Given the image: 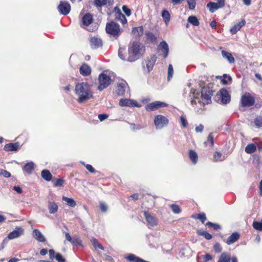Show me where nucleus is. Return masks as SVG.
Masks as SVG:
<instances>
[{
    "mask_svg": "<svg viewBox=\"0 0 262 262\" xmlns=\"http://www.w3.org/2000/svg\"><path fill=\"white\" fill-rule=\"evenodd\" d=\"M145 51V47L140 42L134 41L130 42L128 47V53H126L125 48L120 47L118 56L122 60L134 62L143 56Z\"/></svg>",
    "mask_w": 262,
    "mask_h": 262,
    "instance_id": "f257e3e1",
    "label": "nucleus"
},
{
    "mask_svg": "<svg viewBox=\"0 0 262 262\" xmlns=\"http://www.w3.org/2000/svg\"><path fill=\"white\" fill-rule=\"evenodd\" d=\"M75 93L77 97V101L79 103L85 102L93 97L91 85L85 82L75 85Z\"/></svg>",
    "mask_w": 262,
    "mask_h": 262,
    "instance_id": "f03ea898",
    "label": "nucleus"
},
{
    "mask_svg": "<svg viewBox=\"0 0 262 262\" xmlns=\"http://www.w3.org/2000/svg\"><path fill=\"white\" fill-rule=\"evenodd\" d=\"M213 95V91L209 87L204 86L202 88L201 90V99L199 98V94L198 93H195L194 90H191L190 94V96L193 98V99L191 101L192 105L196 104V100L200 104H202L203 105L208 104L211 102V97Z\"/></svg>",
    "mask_w": 262,
    "mask_h": 262,
    "instance_id": "7ed1b4c3",
    "label": "nucleus"
},
{
    "mask_svg": "<svg viewBox=\"0 0 262 262\" xmlns=\"http://www.w3.org/2000/svg\"><path fill=\"white\" fill-rule=\"evenodd\" d=\"M105 30L107 33L111 34L116 38H117L120 35V26L114 22L112 21L107 24Z\"/></svg>",
    "mask_w": 262,
    "mask_h": 262,
    "instance_id": "20e7f679",
    "label": "nucleus"
},
{
    "mask_svg": "<svg viewBox=\"0 0 262 262\" xmlns=\"http://www.w3.org/2000/svg\"><path fill=\"white\" fill-rule=\"evenodd\" d=\"M98 80L99 85L98 86V90L100 91L108 87L111 82L110 77L104 73H101L99 75Z\"/></svg>",
    "mask_w": 262,
    "mask_h": 262,
    "instance_id": "39448f33",
    "label": "nucleus"
},
{
    "mask_svg": "<svg viewBox=\"0 0 262 262\" xmlns=\"http://www.w3.org/2000/svg\"><path fill=\"white\" fill-rule=\"evenodd\" d=\"M254 102V98L249 93H246L242 96L241 103L243 106H251Z\"/></svg>",
    "mask_w": 262,
    "mask_h": 262,
    "instance_id": "423d86ee",
    "label": "nucleus"
},
{
    "mask_svg": "<svg viewBox=\"0 0 262 262\" xmlns=\"http://www.w3.org/2000/svg\"><path fill=\"white\" fill-rule=\"evenodd\" d=\"M218 96L221 104H226L230 102L231 96L228 91L225 89H221L219 92Z\"/></svg>",
    "mask_w": 262,
    "mask_h": 262,
    "instance_id": "0eeeda50",
    "label": "nucleus"
},
{
    "mask_svg": "<svg viewBox=\"0 0 262 262\" xmlns=\"http://www.w3.org/2000/svg\"><path fill=\"white\" fill-rule=\"evenodd\" d=\"M57 9L60 14L66 15L68 14L71 11V6L68 2L61 1L58 6Z\"/></svg>",
    "mask_w": 262,
    "mask_h": 262,
    "instance_id": "6e6552de",
    "label": "nucleus"
},
{
    "mask_svg": "<svg viewBox=\"0 0 262 262\" xmlns=\"http://www.w3.org/2000/svg\"><path fill=\"white\" fill-rule=\"evenodd\" d=\"M155 125L158 129H161L168 123L167 118L162 115H157L155 117L154 120Z\"/></svg>",
    "mask_w": 262,
    "mask_h": 262,
    "instance_id": "1a4fd4ad",
    "label": "nucleus"
},
{
    "mask_svg": "<svg viewBox=\"0 0 262 262\" xmlns=\"http://www.w3.org/2000/svg\"><path fill=\"white\" fill-rule=\"evenodd\" d=\"M127 83L124 81H121L117 84L116 93L119 96L124 95L126 92L128 91Z\"/></svg>",
    "mask_w": 262,
    "mask_h": 262,
    "instance_id": "9d476101",
    "label": "nucleus"
},
{
    "mask_svg": "<svg viewBox=\"0 0 262 262\" xmlns=\"http://www.w3.org/2000/svg\"><path fill=\"white\" fill-rule=\"evenodd\" d=\"M144 215L147 222V225L149 227H152L157 225V220L156 217L150 214L149 212L148 211H144Z\"/></svg>",
    "mask_w": 262,
    "mask_h": 262,
    "instance_id": "9b49d317",
    "label": "nucleus"
},
{
    "mask_svg": "<svg viewBox=\"0 0 262 262\" xmlns=\"http://www.w3.org/2000/svg\"><path fill=\"white\" fill-rule=\"evenodd\" d=\"M119 105L121 106H140V105L138 104V102L136 101L129 99H121L119 101Z\"/></svg>",
    "mask_w": 262,
    "mask_h": 262,
    "instance_id": "f8f14e48",
    "label": "nucleus"
},
{
    "mask_svg": "<svg viewBox=\"0 0 262 262\" xmlns=\"http://www.w3.org/2000/svg\"><path fill=\"white\" fill-rule=\"evenodd\" d=\"M167 105L165 102L157 101L148 104L146 108L148 111H152L159 107H166Z\"/></svg>",
    "mask_w": 262,
    "mask_h": 262,
    "instance_id": "ddd939ff",
    "label": "nucleus"
},
{
    "mask_svg": "<svg viewBox=\"0 0 262 262\" xmlns=\"http://www.w3.org/2000/svg\"><path fill=\"white\" fill-rule=\"evenodd\" d=\"M24 233V229L20 227H16L7 236L8 239H13L19 237Z\"/></svg>",
    "mask_w": 262,
    "mask_h": 262,
    "instance_id": "4468645a",
    "label": "nucleus"
},
{
    "mask_svg": "<svg viewBox=\"0 0 262 262\" xmlns=\"http://www.w3.org/2000/svg\"><path fill=\"white\" fill-rule=\"evenodd\" d=\"M158 50L161 53L163 54L164 58L167 57L169 52V48L166 41H162L160 42L158 46Z\"/></svg>",
    "mask_w": 262,
    "mask_h": 262,
    "instance_id": "2eb2a0df",
    "label": "nucleus"
},
{
    "mask_svg": "<svg viewBox=\"0 0 262 262\" xmlns=\"http://www.w3.org/2000/svg\"><path fill=\"white\" fill-rule=\"evenodd\" d=\"M93 18L92 14L90 13L85 14L82 18V27L85 28V27H88L93 23Z\"/></svg>",
    "mask_w": 262,
    "mask_h": 262,
    "instance_id": "dca6fc26",
    "label": "nucleus"
},
{
    "mask_svg": "<svg viewBox=\"0 0 262 262\" xmlns=\"http://www.w3.org/2000/svg\"><path fill=\"white\" fill-rule=\"evenodd\" d=\"M33 237L39 242H45L46 239L41 232L37 229H35L32 233Z\"/></svg>",
    "mask_w": 262,
    "mask_h": 262,
    "instance_id": "f3484780",
    "label": "nucleus"
},
{
    "mask_svg": "<svg viewBox=\"0 0 262 262\" xmlns=\"http://www.w3.org/2000/svg\"><path fill=\"white\" fill-rule=\"evenodd\" d=\"M157 60V56L156 55H151L150 58H148L146 61V67L148 72L150 71L155 63Z\"/></svg>",
    "mask_w": 262,
    "mask_h": 262,
    "instance_id": "a211bd4d",
    "label": "nucleus"
},
{
    "mask_svg": "<svg viewBox=\"0 0 262 262\" xmlns=\"http://www.w3.org/2000/svg\"><path fill=\"white\" fill-rule=\"evenodd\" d=\"M246 24V21L245 19H242L239 23L235 24L231 29H230V32L232 34H235L237 33L238 31H239L242 27L245 26Z\"/></svg>",
    "mask_w": 262,
    "mask_h": 262,
    "instance_id": "6ab92c4d",
    "label": "nucleus"
},
{
    "mask_svg": "<svg viewBox=\"0 0 262 262\" xmlns=\"http://www.w3.org/2000/svg\"><path fill=\"white\" fill-rule=\"evenodd\" d=\"M34 168L35 164L32 161H31L26 164L22 169L24 172H26L28 174H31Z\"/></svg>",
    "mask_w": 262,
    "mask_h": 262,
    "instance_id": "aec40b11",
    "label": "nucleus"
},
{
    "mask_svg": "<svg viewBox=\"0 0 262 262\" xmlns=\"http://www.w3.org/2000/svg\"><path fill=\"white\" fill-rule=\"evenodd\" d=\"M231 255L230 253L224 252L219 256L217 262H230Z\"/></svg>",
    "mask_w": 262,
    "mask_h": 262,
    "instance_id": "412c9836",
    "label": "nucleus"
},
{
    "mask_svg": "<svg viewBox=\"0 0 262 262\" xmlns=\"http://www.w3.org/2000/svg\"><path fill=\"white\" fill-rule=\"evenodd\" d=\"M19 148V144L18 143H8L6 144L4 147V149L6 151H15L18 150Z\"/></svg>",
    "mask_w": 262,
    "mask_h": 262,
    "instance_id": "4be33fe9",
    "label": "nucleus"
},
{
    "mask_svg": "<svg viewBox=\"0 0 262 262\" xmlns=\"http://www.w3.org/2000/svg\"><path fill=\"white\" fill-rule=\"evenodd\" d=\"M240 235L237 232H233L227 239L226 243L230 245L236 242L239 238Z\"/></svg>",
    "mask_w": 262,
    "mask_h": 262,
    "instance_id": "5701e85b",
    "label": "nucleus"
},
{
    "mask_svg": "<svg viewBox=\"0 0 262 262\" xmlns=\"http://www.w3.org/2000/svg\"><path fill=\"white\" fill-rule=\"evenodd\" d=\"M221 54L223 58L226 59L229 62V63H234L235 59L231 53L225 50H222L221 51Z\"/></svg>",
    "mask_w": 262,
    "mask_h": 262,
    "instance_id": "b1692460",
    "label": "nucleus"
},
{
    "mask_svg": "<svg viewBox=\"0 0 262 262\" xmlns=\"http://www.w3.org/2000/svg\"><path fill=\"white\" fill-rule=\"evenodd\" d=\"M80 73L83 76H88L91 73V69L86 64H83L79 69Z\"/></svg>",
    "mask_w": 262,
    "mask_h": 262,
    "instance_id": "393cba45",
    "label": "nucleus"
},
{
    "mask_svg": "<svg viewBox=\"0 0 262 262\" xmlns=\"http://www.w3.org/2000/svg\"><path fill=\"white\" fill-rule=\"evenodd\" d=\"M115 19L120 21L122 24H125L127 23V19L125 16L122 13L119 9H118L115 13Z\"/></svg>",
    "mask_w": 262,
    "mask_h": 262,
    "instance_id": "a878e982",
    "label": "nucleus"
},
{
    "mask_svg": "<svg viewBox=\"0 0 262 262\" xmlns=\"http://www.w3.org/2000/svg\"><path fill=\"white\" fill-rule=\"evenodd\" d=\"M90 44L93 48H98L102 46V40L97 37H92L90 40Z\"/></svg>",
    "mask_w": 262,
    "mask_h": 262,
    "instance_id": "bb28decb",
    "label": "nucleus"
},
{
    "mask_svg": "<svg viewBox=\"0 0 262 262\" xmlns=\"http://www.w3.org/2000/svg\"><path fill=\"white\" fill-rule=\"evenodd\" d=\"M48 209L50 213L51 214H54L56 213L58 209V205L53 202H50L49 201L48 202Z\"/></svg>",
    "mask_w": 262,
    "mask_h": 262,
    "instance_id": "cd10ccee",
    "label": "nucleus"
},
{
    "mask_svg": "<svg viewBox=\"0 0 262 262\" xmlns=\"http://www.w3.org/2000/svg\"><path fill=\"white\" fill-rule=\"evenodd\" d=\"M125 258L130 262H144V260L140 257L136 256L133 254H128Z\"/></svg>",
    "mask_w": 262,
    "mask_h": 262,
    "instance_id": "c85d7f7f",
    "label": "nucleus"
},
{
    "mask_svg": "<svg viewBox=\"0 0 262 262\" xmlns=\"http://www.w3.org/2000/svg\"><path fill=\"white\" fill-rule=\"evenodd\" d=\"M41 177L47 181H50L52 178V175L49 170L43 169L41 172Z\"/></svg>",
    "mask_w": 262,
    "mask_h": 262,
    "instance_id": "c756f323",
    "label": "nucleus"
},
{
    "mask_svg": "<svg viewBox=\"0 0 262 262\" xmlns=\"http://www.w3.org/2000/svg\"><path fill=\"white\" fill-rule=\"evenodd\" d=\"M188 155L190 160L192 161L193 164H195L198 160V156L196 152L193 150H190L189 151Z\"/></svg>",
    "mask_w": 262,
    "mask_h": 262,
    "instance_id": "7c9ffc66",
    "label": "nucleus"
},
{
    "mask_svg": "<svg viewBox=\"0 0 262 262\" xmlns=\"http://www.w3.org/2000/svg\"><path fill=\"white\" fill-rule=\"evenodd\" d=\"M213 160L214 162H219L224 161L226 158L221 152L215 151L213 154Z\"/></svg>",
    "mask_w": 262,
    "mask_h": 262,
    "instance_id": "2f4dec72",
    "label": "nucleus"
},
{
    "mask_svg": "<svg viewBox=\"0 0 262 262\" xmlns=\"http://www.w3.org/2000/svg\"><path fill=\"white\" fill-rule=\"evenodd\" d=\"M132 33L136 36L140 37L143 34V28L142 27H135L133 29Z\"/></svg>",
    "mask_w": 262,
    "mask_h": 262,
    "instance_id": "473e14b6",
    "label": "nucleus"
},
{
    "mask_svg": "<svg viewBox=\"0 0 262 262\" xmlns=\"http://www.w3.org/2000/svg\"><path fill=\"white\" fill-rule=\"evenodd\" d=\"M62 200L65 201L69 206L73 207L76 205V202L72 198H69L65 196L62 197Z\"/></svg>",
    "mask_w": 262,
    "mask_h": 262,
    "instance_id": "72a5a7b5",
    "label": "nucleus"
},
{
    "mask_svg": "<svg viewBox=\"0 0 262 262\" xmlns=\"http://www.w3.org/2000/svg\"><path fill=\"white\" fill-rule=\"evenodd\" d=\"M207 7L209 9V11L212 13L215 11L219 8H220L217 3L214 2H209L207 5Z\"/></svg>",
    "mask_w": 262,
    "mask_h": 262,
    "instance_id": "f704fd0d",
    "label": "nucleus"
},
{
    "mask_svg": "<svg viewBox=\"0 0 262 262\" xmlns=\"http://www.w3.org/2000/svg\"><path fill=\"white\" fill-rule=\"evenodd\" d=\"M91 242L92 243L94 247L96 249L99 248L102 250H104V248L103 247V246L98 242V240L96 238L94 237L92 238V239L91 240Z\"/></svg>",
    "mask_w": 262,
    "mask_h": 262,
    "instance_id": "c9c22d12",
    "label": "nucleus"
},
{
    "mask_svg": "<svg viewBox=\"0 0 262 262\" xmlns=\"http://www.w3.org/2000/svg\"><path fill=\"white\" fill-rule=\"evenodd\" d=\"M205 146L212 147L214 144L213 137L212 133H210L207 138V141L204 142Z\"/></svg>",
    "mask_w": 262,
    "mask_h": 262,
    "instance_id": "e433bc0d",
    "label": "nucleus"
},
{
    "mask_svg": "<svg viewBox=\"0 0 262 262\" xmlns=\"http://www.w3.org/2000/svg\"><path fill=\"white\" fill-rule=\"evenodd\" d=\"M198 234L199 235H201V236H204L206 239H208V240L211 239L212 237V236L211 234H210V233H209L207 231H204V230H202V229L199 230L198 231Z\"/></svg>",
    "mask_w": 262,
    "mask_h": 262,
    "instance_id": "4c0bfd02",
    "label": "nucleus"
},
{
    "mask_svg": "<svg viewBox=\"0 0 262 262\" xmlns=\"http://www.w3.org/2000/svg\"><path fill=\"white\" fill-rule=\"evenodd\" d=\"M73 246H82V241L80 237L77 236H75L73 237L72 242L71 243Z\"/></svg>",
    "mask_w": 262,
    "mask_h": 262,
    "instance_id": "58836bf2",
    "label": "nucleus"
},
{
    "mask_svg": "<svg viewBox=\"0 0 262 262\" xmlns=\"http://www.w3.org/2000/svg\"><path fill=\"white\" fill-rule=\"evenodd\" d=\"M188 21L195 26H198L200 24L199 21L196 16H190L188 18Z\"/></svg>",
    "mask_w": 262,
    "mask_h": 262,
    "instance_id": "ea45409f",
    "label": "nucleus"
},
{
    "mask_svg": "<svg viewBox=\"0 0 262 262\" xmlns=\"http://www.w3.org/2000/svg\"><path fill=\"white\" fill-rule=\"evenodd\" d=\"M256 150V146L254 144H248L246 147H245V151L247 154H252Z\"/></svg>",
    "mask_w": 262,
    "mask_h": 262,
    "instance_id": "a19ab883",
    "label": "nucleus"
},
{
    "mask_svg": "<svg viewBox=\"0 0 262 262\" xmlns=\"http://www.w3.org/2000/svg\"><path fill=\"white\" fill-rule=\"evenodd\" d=\"M162 16L164 21L167 24L170 20V15L169 12L166 10H163L162 12Z\"/></svg>",
    "mask_w": 262,
    "mask_h": 262,
    "instance_id": "79ce46f5",
    "label": "nucleus"
},
{
    "mask_svg": "<svg viewBox=\"0 0 262 262\" xmlns=\"http://www.w3.org/2000/svg\"><path fill=\"white\" fill-rule=\"evenodd\" d=\"M254 229L258 231H262V219L260 222L254 221L252 224Z\"/></svg>",
    "mask_w": 262,
    "mask_h": 262,
    "instance_id": "37998d69",
    "label": "nucleus"
},
{
    "mask_svg": "<svg viewBox=\"0 0 262 262\" xmlns=\"http://www.w3.org/2000/svg\"><path fill=\"white\" fill-rule=\"evenodd\" d=\"M52 183L55 187H59L63 185L64 180L62 179H54L52 180Z\"/></svg>",
    "mask_w": 262,
    "mask_h": 262,
    "instance_id": "c03bdc74",
    "label": "nucleus"
},
{
    "mask_svg": "<svg viewBox=\"0 0 262 262\" xmlns=\"http://www.w3.org/2000/svg\"><path fill=\"white\" fill-rule=\"evenodd\" d=\"M180 123L181 126L183 128H186L188 125V121L185 116L182 115L180 118Z\"/></svg>",
    "mask_w": 262,
    "mask_h": 262,
    "instance_id": "a18cd8bd",
    "label": "nucleus"
},
{
    "mask_svg": "<svg viewBox=\"0 0 262 262\" xmlns=\"http://www.w3.org/2000/svg\"><path fill=\"white\" fill-rule=\"evenodd\" d=\"M205 225L207 226H208L209 227L213 228L214 230H215V231L219 230L221 229V227L220 226V225H219L217 224L213 223L210 222H208L206 223Z\"/></svg>",
    "mask_w": 262,
    "mask_h": 262,
    "instance_id": "49530a36",
    "label": "nucleus"
},
{
    "mask_svg": "<svg viewBox=\"0 0 262 262\" xmlns=\"http://www.w3.org/2000/svg\"><path fill=\"white\" fill-rule=\"evenodd\" d=\"M95 5L97 7L104 6L107 3V0H94Z\"/></svg>",
    "mask_w": 262,
    "mask_h": 262,
    "instance_id": "de8ad7c7",
    "label": "nucleus"
},
{
    "mask_svg": "<svg viewBox=\"0 0 262 262\" xmlns=\"http://www.w3.org/2000/svg\"><path fill=\"white\" fill-rule=\"evenodd\" d=\"M173 74V67L171 64H169L168 68V76L167 80L168 81L170 80L172 78Z\"/></svg>",
    "mask_w": 262,
    "mask_h": 262,
    "instance_id": "09e8293b",
    "label": "nucleus"
},
{
    "mask_svg": "<svg viewBox=\"0 0 262 262\" xmlns=\"http://www.w3.org/2000/svg\"><path fill=\"white\" fill-rule=\"evenodd\" d=\"M170 208L172 209L173 212L176 214L180 213L181 209L179 206L176 204H172L170 205Z\"/></svg>",
    "mask_w": 262,
    "mask_h": 262,
    "instance_id": "8fccbe9b",
    "label": "nucleus"
},
{
    "mask_svg": "<svg viewBox=\"0 0 262 262\" xmlns=\"http://www.w3.org/2000/svg\"><path fill=\"white\" fill-rule=\"evenodd\" d=\"M213 249L215 253H221L222 251V247L219 243H216L213 245Z\"/></svg>",
    "mask_w": 262,
    "mask_h": 262,
    "instance_id": "3c124183",
    "label": "nucleus"
},
{
    "mask_svg": "<svg viewBox=\"0 0 262 262\" xmlns=\"http://www.w3.org/2000/svg\"><path fill=\"white\" fill-rule=\"evenodd\" d=\"M0 175L7 178L11 177V176L10 172L4 169H0Z\"/></svg>",
    "mask_w": 262,
    "mask_h": 262,
    "instance_id": "603ef678",
    "label": "nucleus"
},
{
    "mask_svg": "<svg viewBox=\"0 0 262 262\" xmlns=\"http://www.w3.org/2000/svg\"><path fill=\"white\" fill-rule=\"evenodd\" d=\"M232 80L231 77L230 76H227V74H224L223 75V78L222 80L223 83L224 84H228L229 81H231Z\"/></svg>",
    "mask_w": 262,
    "mask_h": 262,
    "instance_id": "864d4df0",
    "label": "nucleus"
},
{
    "mask_svg": "<svg viewBox=\"0 0 262 262\" xmlns=\"http://www.w3.org/2000/svg\"><path fill=\"white\" fill-rule=\"evenodd\" d=\"M187 2L190 10H193L195 8L196 5L195 0H187Z\"/></svg>",
    "mask_w": 262,
    "mask_h": 262,
    "instance_id": "5fc2aeb1",
    "label": "nucleus"
},
{
    "mask_svg": "<svg viewBox=\"0 0 262 262\" xmlns=\"http://www.w3.org/2000/svg\"><path fill=\"white\" fill-rule=\"evenodd\" d=\"M255 124L258 127L262 126V117L260 116L257 117L255 119Z\"/></svg>",
    "mask_w": 262,
    "mask_h": 262,
    "instance_id": "6e6d98bb",
    "label": "nucleus"
},
{
    "mask_svg": "<svg viewBox=\"0 0 262 262\" xmlns=\"http://www.w3.org/2000/svg\"><path fill=\"white\" fill-rule=\"evenodd\" d=\"M55 258L58 262H65L66 259L63 257L62 255L59 253H57L55 255Z\"/></svg>",
    "mask_w": 262,
    "mask_h": 262,
    "instance_id": "4d7b16f0",
    "label": "nucleus"
},
{
    "mask_svg": "<svg viewBox=\"0 0 262 262\" xmlns=\"http://www.w3.org/2000/svg\"><path fill=\"white\" fill-rule=\"evenodd\" d=\"M99 207H100V209L101 210V211H102L103 212H105L107 210V209H108L107 205L104 202H100Z\"/></svg>",
    "mask_w": 262,
    "mask_h": 262,
    "instance_id": "13d9d810",
    "label": "nucleus"
},
{
    "mask_svg": "<svg viewBox=\"0 0 262 262\" xmlns=\"http://www.w3.org/2000/svg\"><path fill=\"white\" fill-rule=\"evenodd\" d=\"M198 219H199L202 223H204L206 220V215L204 213H199L198 215Z\"/></svg>",
    "mask_w": 262,
    "mask_h": 262,
    "instance_id": "bf43d9fd",
    "label": "nucleus"
},
{
    "mask_svg": "<svg viewBox=\"0 0 262 262\" xmlns=\"http://www.w3.org/2000/svg\"><path fill=\"white\" fill-rule=\"evenodd\" d=\"M122 10L127 16H129L130 15V14H131L130 10L126 6H125V5L123 6Z\"/></svg>",
    "mask_w": 262,
    "mask_h": 262,
    "instance_id": "052dcab7",
    "label": "nucleus"
},
{
    "mask_svg": "<svg viewBox=\"0 0 262 262\" xmlns=\"http://www.w3.org/2000/svg\"><path fill=\"white\" fill-rule=\"evenodd\" d=\"M146 36L147 37V38L150 39L152 41H154L156 40V37L151 33H147Z\"/></svg>",
    "mask_w": 262,
    "mask_h": 262,
    "instance_id": "680f3d73",
    "label": "nucleus"
},
{
    "mask_svg": "<svg viewBox=\"0 0 262 262\" xmlns=\"http://www.w3.org/2000/svg\"><path fill=\"white\" fill-rule=\"evenodd\" d=\"M85 168L88 170H89L91 173L95 172V169L93 168V167L90 164L85 165Z\"/></svg>",
    "mask_w": 262,
    "mask_h": 262,
    "instance_id": "e2e57ef3",
    "label": "nucleus"
},
{
    "mask_svg": "<svg viewBox=\"0 0 262 262\" xmlns=\"http://www.w3.org/2000/svg\"><path fill=\"white\" fill-rule=\"evenodd\" d=\"M50 258L51 260H53L54 258H55V252L53 249H50L49 250Z\"/></svg>",
    "mask_w": 262,
    "mask_h": 262,
    "instance_id": "0e129e2a",
    "label": "nucleus"
},
{
    "mask_svg": "<svg viewBox=\"0 0 262 262\" xmlns=\"http://www.w3.org/2000/svg\"><path fill=\"white\" fill-rule=\"evenodd\" d=\"M107 117L108 116L106 114H104L98 115V118L101 121L104 120L105 119L107 118Z\"/></svg>",
    "mask_w": 262,
    "mask_h": 262,
    "instance_id": "69168bd1",
    "label": "nucleus"
},
{
    "mask_svg": "<svg viewBox=\"0 0 262 262\" xmlns=\"http://www.w3.org/2000/svg\"><path fill=\"white\" fill-rule=\"evenodd\" d=\"M212 259V256L208 253L205 254L204 256V259L205 261H209V260H211Z\"/></svg>",
    "mask_w": 262,
    "mask_h": 262,
    "instance_id": "338daca9",
    "label": "nucleus"
},
{
    "mask_svg": "<svg viewBox=\"0 0 262 262\" xmlns=\"http://www.w3.org/2000/svg\"><path fill=\"white\" fill-rule=\"evenodd\" d=\"M13 189L19 194L23 192L22 189L18 186H14Z\"/></svg>",
    "mask_w": 262,
    "mask_h": 262,
    "instance_id": "774afa93",
    "label": "nucleus"
}]
</instances>
